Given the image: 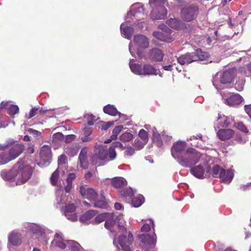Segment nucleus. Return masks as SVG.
<instances>
[{"label": "nucleus", "mask_w": 251, "mask_h": 251, "mask_svg": "<svg viewBox=\"0 0 251 251\" xmlns=\"http://www.w3.org/2000/svg\"><path fill=\"white\" fill-rule=\"evenodd\" d=\"M32 168L25 165L22 160L18 161L9 171H3L0 175L5 180L17 179V183L21 185L26 182L31 177Z\"/></svg>", "instance_id": "f257e3e1"}, {"label": "nucleus", "mask_w": 251, "mask_h": 251, "mask_svg": "<svg viewBox=\"0 0 251 251\" xmlns=\"http://www.w3.org/2000/svg\"><path fill=\"white\" fill-rule=\"evenodd\" d=\"M201 154L193 148L187 149L177 161L182 166L189 167L198 163Z\"/></svg>", "instance_id": "f03ea898"}, {"label": "nucleus", "mask_w": 251, "mask_h": 251, "mask_svg": "<svg viewBox=\"0 0 251 251\" xmlns=\"http://www.w3.org/2000/svg\"><path fill=\"white\" fill-rule=\"evenodd\" d=\"M131 71L135 74L143 75H157V70L150 64L144 65L138 63H129Z\"/></svg>", "instance_id": "7ed1b4c3"}, {"label": "nucleus", "mask_w": 251, "mask_h": 251, "mask_svg": "<svg viewBox=\"0 0 251 251\" xmlns=\"http://www.w3.org/2000/svg\"><path fill=\"white\" fill-rule=\"evenodd\" d=\"M199 7L192 4L183 8L180 11V15L182 20L189 22L194 20L198 13Z\"/></svg>", "instance_id": "20e7f679"}, {"label": "nucleus", "mask_w": 251, "mask_h": 251, "mask_svg": "<svg viewBox=\"0 0 251 251\" xmlns=\"http://www.w3.org/2000/svg\"><path fill=\"white\" fill-rule=\"evenodd\" d=\"M108 157V150L106 147H100L98 149L91 157V161L93 165L100 166L101 165V161L106 159Z\"/></svg>", "instance_id": "39448f33"}, {"label": "nucleus", "mask_w": 251, "mask_h": 251, "mask_svg": "<svg viewBox=\"0 0 251 251\" xmlns=\"http://www.w3.org/2000/svg\"><path fill=\"white\" fill-rule=\"evenodd\" d=\"M186 147V143L184 141H178L174 143L171 149L172 156L178 160L184 153Z\"/></svg>", "instance_id": "423d86ee"}, {"label": "nucleus", "mask_w": 251, "mask_h": 251, "mask_svg": "<svg viewBox=\"0 0 251 251\" xmlns=\"http://www.w3.org/2000/svg\"><path fill=\"white\" fill-rule=\"evenodd\" d=\"M10 147L9 144H0V165L6 164L13 160L9 151H6Z\"/></svg>", "instance_id": "0eeeda50"}, {"label": "nucleus", "mask_w": 251, "mask_h": 251, "mask_svg": "<svg viewBox=\"0 0 251 251\" xmlns=\"http://www.w3.org/2000/svg\"><path fill=\"white\" fill-rule=\"evenodd\" d=\"M76 206L74 203H70L66 205L62 210L64 212V215L72 222H75L78 219V216L75 213Z\"/></svg>", "instance_id": "6e6552de"}, {"label": "nucleus", "mask_w": 251, "mask_h": 251, "mask_svg": "<svg viewBox=\"0 0 251 251\" xmlns=\"http://www.w3.org/2000/svg\"><path fill=\"white\" fill-rule=\"evenodd\" d=\"M79 192L84 199L89 200L91 202L98 197V193L92 188H86L83 186H81Z\"/></svg>", "instance_id": "1a4fd4ad"}, {"label": "nucleus", "mask_w": 251, "mask_h": 251, "mask_svg": "<svg viewBox=\"0 0 251 251\" xmlns=\"http://www.w3.org/2000/svg\"><path fill=\"white\" fill-rule=\"evenodd\" d=\"M133 241V236L131 233L129 232L128 237L122 235L119 237L118 242L124 251H132L131 245Z\"/></svg>", "instance_id": "9d476101"}, {"label": "nucleus", "mask_w": 251, "mask_h": 251, "mask_svg": "<svg viewBox=\"0 0 251 251\" xmlns=\"http://www.w3.org/2000/svg\"><path fill=\"white\" fill-rule=\"evenodd\" d=\"M10 144V147L8 148V151L13 160L17 158L25 150L24 146L22 144H13L12 142L8 143Z\"/></svg>", "instance_id": "9b49d317"}, {"label": "nucleus", "mask_w": 251, "mask_h": 251, "mask_svg": "<svg viewBox=\"0 0 251 251\" xmlns=\"http://www.w3.org/2000/svg\"><path fill=\"white\" fill-rule=\"evenodd\" d=\"M236 70L230 68L225 71L221 78V82L223 84L230 83L232 82L236 74Z\"/></svg>", "instance_id": "f8f14e48"}, {"label": "nucleus", "mask_w": 251, "mask_h": 251, "mask_svg": "<svg viewBox=\"0 0 251 251\" xmlns=\"http://www.w3.org/2000/svg\"><path fill=\"white\" fill-rule=\"evenodd\" d=\"M78 161L81 168L83 169H87L89 167L88 160V148L83 147L79 154Z\"/></svg>", "instance_id": "ddd939ff"}, {"label": "nucleus", "mask_w": 251, "mask_h": 251, "mask_svg": "<svg viewBox=\"0 0 251 251\" xmlns=\"http://www.w3.org/2000/svg\"><path fill=\"white\" fill-rule=\"evenodd\" d=\"M234 174L232 170L228 169L226 171L222 169L219 174V178L223 183L229 184L233 179Z\"/></svg>", "instance_id": "4468645a"}, {"label": "nucleus", "mask_w": 251, "mask_h": 251, "mask_svg": "<svg viewBox=\"0 0 251 251\" xmlns=\"http://www.w3.org/2000/svg\"><path fill=\"white\" fill-rule=\"evenodd\" d=\"M163 57L164 54L162 50L158 48H153L149 51V58L152 61H161Z\"/></svg>", "instance_id": "2eb2a0df"}, {"label": "nucleus", "mask_w": 251, "mask_h": 251, "mask_svg": "<svg viewBox=\"0 0 251 251\" xmlns=\"http://www.w3.org/2000/svg\"><path fill=\"white\" fill-rule=\"evenodd\" d=\"M234 131L231 129H221L217 132L218 138L222 141L231 139L234 135Z\"/></svg>", "instance_id": "dca6fc26"}, {"label": "nucleus", "mask_w": 251, "mask_h": 251, "mask_svg": "<svg viewBox=\"0 0 251 251\" xmlns=\"http://www.w3.org/2000/svg\"><path fill=\"white\" fill-rule=\"evenodd\" d=\"M40 156L44 163L49 162L51 158L50 148L49 146H43L41 149Z\"/></svg>", "instance_id": "f3484780"}, {"label": "nucleus", "mask_w": 251, "mask_h": 251, "mask_svg": "<svg viewBox=\"0 0 251 251\" xmlns=\"http://www.w3.org/2000/svg\"><path fill=\"white\" fill-rule=\"evenodd\" d=\"M51 246L57 247L61 249H64L67 247L62 233H56L55 234L54 238L51 242Z\"/></svg>", "instance_id": "a211bd4d"}, {"label": "nucleus", "mask_w": 251, "mask_h": 251, "mask_svg": "<svg viewBox=\"0 0 251 251\" xmlns=\"http://www.w3.org/2000/svg\"><path fill=\"white\" fill-rule=\"evenodd\" d=\"M196 58L193 57L192 52H187L178 57L177 60L180 64L183 65L194 62Z\"/></svg>", "instance_id": "6ab92c4d"}, {"label": "nucleus", "mask_w": 251, "mask_h": 251, "mask_svg": "<svg viewBox=\"0 0 251 251\" xmlns=\"http://www.w3.org/2000/svg\"><path fill=\"white\" fill-rule=\"evenodd\" d=\"M134 42L139 47L146 49L149 47V43L147 37L143 35H138L134 36Z\"/></svg>", "instance_id": "aec40b11"}, {"label": "nucleus", "mask_w": 251, "mask_h": 251, "mask_svg": "<svg viewBox=\"0 0 251 251\" xmlns=\"http://www.w3.org/2000/svg\"><path fill=\"white\" fill-rule=\"evenodd\" d=\"M111 185L116 188H122L127 185V181L123 177H114L111 179Z\"/></svg>", "instance_id": "412c9836"}, {"label": "nucleus", "mask_w": 251, "mask_h": 251, "mask_svg": "<svg viewBox=\"0 0 251 251\" xmlns=\"http://www.w3.org/2000/svg\"><path fill=\"white\" fill-rule=\"evenodd\" d=\"M190 172L194 176L198 178L203 179L204 178V168L201 165L191 167Z\"/></svg>", "instance_id": "4be33fe9"}, {"label": "nucleus", "mask_w": 251, "mask_h": 251, "mask_svg": "<svg viewBox=\"0 0 251 251\" xmlns=\"http://www.w3.org/2000/svg\"><path fill=\"white\" fill-rule=\"evenodd\" d=\"M243 100L242 97L239 94H234L226 99V103L229 106L240 104Z\"/></svg>", "instance_id": "5701e85b"}, {"label": "nucleus", "mask_w": 251, "mask_h": 251, "mask_svg": "<svg viewBox=\"0 0 251 251\" xmlns=\"http://www.w3.org/2000/svg\"><path fill=\"white\" fill-rule=\"evenodd\" d=\"M167 24L172 28L176 29H181L185 27L184 23L176 18H170L167 20Z\"/></svg>", "instance_id": "b1692460"}, {"label": "nucleus", "mask_w": 251, "mask_h": 251, "mask_svg": "<svg viewBox=\"0 0 251 251\" xmlns=\"http://www.w3.org/2000/svg\"><path fill=\"white\" fill-rule=\"evenodd\" d=\"M140 239L145 245H150L151 247H154L156 243V239L153 236L149 234H142L140 236Z\"/></svg>", "instance_id": "393cba45"}, {"label": "nucleus", "mask_w": 251, "mask_h": 251, "mask_svg": "<svg viewBox=\"0 0 251 251\" xmlns=\"http://www.w3.org/2000/svg\"><path fill=\"white\" fill-rule=\"evenodd\" d=\"M98 213V211L95 210H89L86 211L80 217V221L85 223L90 220L94 217Z\"/></svg>", "instance_id": "a878e982"}, {"label": "nucleus", "mask_w": 251, "mask_h": 251, "mask_svg": "<svg viewBox=\"0 0 251 251\" xmlns=\"http://www.w3.org/2000/svg\"><path fill=\"white\" fill-rule=\"evenodd\" d=\"M8 241L12 245H19L21 243V236L18 233L12 232L9 236Z\"/></svg>", "instance_id": "bb28decb"}, {"label": "nucleus", "mask_w": 251, "mask_h": 251, "mask_svg": "<svg viewBox=\"0 0 251 251\" xmlns=\"http://www.w3.org/2000/svg\"><path fill=\"white\" fill-rule=\"evenodd\" d=\"M103 110L105 113L112 116L121 115V113L118 112L116 108L112 105L107 104L103 107Z\"/></svg>", "instance_id": "cd10ccee"}, {"label": "nucleus", "mask_w": 251, "mask_h": 251, "mask_svg": "<svg viewBox=\"0 0 251 251\" xmlns=\"http://www.w3.org/2000/svg\"><path fill=\"white\" fill-rule=\"evenodd\" d=\"M109 214L110 215L107 216L105 219V227L106 228L110 230L111 228L115 224L116 218L113 213H109Z\"/></svg>", "instance_id": "c85d7f7f"}, {"label": "nucleus", "mask_w": 251, "mask_h": 251, "mask_svg": "<svg viewBox=\"0 0 251 251\" xmlns=\"http://www.w3.org/2000/svg\"><path fill=\"white\" fill-rule=\"evenodd\" d=\"M92 203L93 204L94 207L97 208L106 209L108 206L107 203L104 200V198L102 196L100 199H99L98 198L95 199Z\"/></svg>", "instance_id": "c756f323"}, {"label": "nucleus", "mask_w": 251, "mask_h": 251, "mask_svg": "<svg viewBox=\"0 0 251 251\" xmlns=\"http://www.w3.org/2000/svg\"><path fill=\"white\" fill-rule=\"evenodd\" d=\"M194 57H196L195 61L199 60H204L207 57V54L206 52L202 51L201 49H198L194 52H192Z\"/></svg>", "instance_id": "7c9ffc66"}, {"label": "nucleus", "mask_w": 251, "mask_h": 251, "mask_svg": "<svg viewBox=\"0 0 251 251\" xmlns=\"http://www.w3.org/2000/svg\"><path fill=\"white\" fill-rule=\"evenodd\" d=\"M67 242V247L71 251H82V248L78 242L74 240H68Z\"/></svg>", "instance_id": "2f4dec72"}, {"label": "nucleus", "mask_w": 251, "mask_h": 251, "mask_svg": "<svg viewBox=\"0 0 251 251\" xmlns=\"http://www.w3.org/2000/svg\"><path fill=\"white\" fill-rule=\"evenodd\" d=\"M152 141L156 146L161 147L163 145V141L162 140L160 135L156 131V129L154 127L152 129Z\"/></svg>", "instance_id": "473e14b6"}, {"label": "nucleus", "mask_w": 251, "mask_h": 251, "mask_svg": "<svg viewBox=\"0 0 251 251\" xmlns=\"http://www.w3.org/2000/svg\"><path fill=\"white\" fill-rule=\"evenodd\" d=\"M123 25H121V33L123 35V36L127 39H130L133 32V28L129 26H125V27H123Z\"/></svg>", "instance_id": "72a5a7b5"}, {"label": "nucleus", "mask_w": 251, "mask_h": 251, "mask_svg": "<svg viewBox=\"0 0 251 251\" xmlns=\"http://www.w3.org/2000/svg\"><path fill=\"white\" fill-rule=\"evenodd\" d=\"M92 133V129L91 127L88 126H85L84 128V136H82L81 138V140L83 142H87L91 140L90 136Z\"/></svg>", "instance_id": "f704fd0d"}, {"label": "nucleus", "mask_w": 251, "mask_h": 251, "mask_svg": "<svg viewBox=\"0 0 251 251\" xmlns=\"http://www.w3.org/2000/svg\"><path fill=\"white\" fill-rule=\"evenodd\" d=\"M120 195L123 197L132 198L134 194L133 190L131 188L122 189L120 192Z\"/></svg>", "instance_id": "c9c22d12"}, {"label": "nucleus", "mask_w": 251, "mask_h": 251, "mask_svg": "<svg viewBox=\"0 0 251 251\" xmlns=\"http://www.w3.org/2000/svg\"><path fill=\"white\" fill-rule=\"evenodd\" d=\"M144 201L143 197H134L132 199L131 203L135 207H140Z\"/></svg>", "instance_id": "e433bc0d"}, {"label": "nucleus", "mask_w": 251, "mask_h": 251, "mask_svg": "<svg viewBox=\"0 0 251 251\" xmlns=\"http://www.w3.org/2000/svg\"><path fill=\"white\" fill-rule=\"evenodd\" d=\"M59 176V171L58 169H57L51 175L50 180L51 184L53 186L57 185Z\"/></svg>", "instance_id": "4c0bfd02"}, {"label": "nucleus", "mask_w": 251, "mask_h": 251, "mask_svg": "<svg viewBox=\"0 0 251 251\" xmlns=\"http://www.w3.org/2000/svg\"><path fill=\"white\" fill-rule=\"evenodd\" d=\"M19 107L18 106L16 105H10L8 107H7V113L11 116H13L16 114L18 113L19 112Z\"/></svg>", "instance_id": "58836bf2"}, {"label": "nucleus", "mask_w": 251, "mask_h": 251, "mask_svg": "<svg viewBox=\"0 0 251 251\" xmlns=\"http://www.w3.org/2000/svg\"><path fill=\"white\" fill-rule=\"evenodd\" d=\"M108 215H110L109 213H103L100 214L96 217L94 222L96 224H100L101 222L105 221L106 217Z\"/></svg>", "instance_id": "ea45409f"}, {"label": "nucleus", "mask_w": 251, "mask_h": 251, "mask_svg": "<svg viewBox=\"0 0 251 251\" xmlns=\"http://www.w3.org/2000/svg\"><path fill=\"white\" fill-rule=\"evenodd\" d=\"M133 138V135L130 132H125L120 137V140L122 142H129Z\"/></svg>", "instance_id": "a19ab883"}, {"label": "nucleus", "mask_w": 251, "mask_h": 251, "mask_svg": "<svg viewBox=\"0 0 251 251\" xmlns=\"http://www.w3.org/2000/svg\"><path fill=\"white\" fill-rule=\"evenodd\" d=\"M167 0H150L149 3L151 6H163Z\"/></svg>", "instance_id": "79ce46f5"}, {"label": "nucleus", "mask_w": 251, "mask_h": 251, "mask_svg": "<svg viewBox=\"0 0 251 251\" xmlns=\"http://www.w3.org/2000/svg\"><path fill=\"white\" fill-rule=\"evenodd\" d=\"M30 230L34 234L40 235L41 236H43L45 235V232L42 229L36 225L32 226L30 228Z\"/></svg>", "instance_id": "37998d69"}, {"label": "nucleus", "mask_w": 251, "mask_h": 251, "mask_svg": "<svg viewBox=\"0 0 251 251\" xmlns=\"http://www.w3.org/2000/svg\"><path fill=\"white\" fill-rule=\"evenodd\" d=\"M138 135L145 143H147L149 140L148 133L145 130L141 129L139 132Z\"/></svg>", "instance_id": "c03bdc74"}, {"label": "nucleus", "mask_w": 251, "mask_h": 251, "mask_svg": "<svg viewBox=\"0 0 251 251\" xmlns=\"http://www.w3.org/2000/svg\"><path fill=\"white\" fill-rule=\"evenodd\" d=\"M235 127L239 130L247 133L249 132L247 127L242 122H238L235 124Z\"/></svg>", "instance_id": "a18cd8bd"}, {"label": "nucleus", "mask_w": 251, "mask_h": 251, "mask_svg": "<svg viewBox=\"0 0 251 251\" xmlns=\"http://www.w3.org/2000/svg\"><path fill=\"white\" fill-rule=\"evenodd\" d=\"M108 156L111 160L116 158V153L114 147L111 146L108 150Z\"/></svg>", "instance_id": "49530a36"}, {"label": "nucleus", "mask_w": 251, "mask_h": 251, "mask_svg": "<svg viewBox=\"0 0 251 251\" xmlns=\"http://www.w3.org/2000/svg\"><path fill=\"white\" fill-rule=\"evenodd\" d=\"M222 119L223 120V122L221 124V126L223 127H228L230 125V122L228 121V119L227 118V117H224L222 118L220 114H219V117L218 119V120Z\"/></svg>", "instance_id": "de8ad7c7"}, {"label": "nucleus", "mask_w": 251, "mask_h": 251, "mask_svg": "<svg viewBox=\"0 0 251 251\" xmlns=\"http://www.w3.org/2000/svg\"><path fill=\"white\" fill-rule=\"evenodd\" d=\"M146 143H145L144 141L143 142L138 139H135L134 142V146L137 150H140L143 148Z\"/></svg>", "instance_id": "09e8293b"}, {"label": "nucleus", "mask_w": 251, "mask_h": 251, "mask_svg": "<svg viewBox=\"0 0 251 251\" xmlns=\"http://www.w3.org/2000/svg\"><path fill=\"white\" fill-rule=\"evenodd\" d=\"M39 108L34 107L32 108L30 110L29 114L27 115V118L30 119L31 118L34 117L37 114H38Z\"/></svg>", "instance_id": "8fccbe9b"}, {"label": "nucleus", "mask_w": 251, "mask_h": 251, "mask_svg": "<svg viewBox=\"0 0 251 251\" xmlns=\"http://www.w3.org/2000/svg\"><path fill=\"white\" fill-rule=\"evenodd\" d=\"M159 28L167 34L170 35L172 33V30L165 24L159 25Z\"/></svg>", "instance_id": "3c124183"}, {"label": "nucleus", "mask_w": 251, "mask_h": 251, "mask_svg": "<svg viewBox=\"0 0 251 251\" xmlns=\"http://www.w3.org/2000/svg\"><path fill=\"white\" fill-rule=\"evenodd\" d=\"M222 169L219 165H214L212 170V176L216 177V176L220 173V171Z\"/></svg>", "instance_id": "603ef678"}, {"label": "nucleus", "mask_w": 251, "mask_h": 251, "mask_svg": "<svg viewBox=\"0 0 251 251\" xmlns=\"http://www.w3.org/2000/svg\"><path fill=\"white\" fill-rule=\"evenodd\" d=\"M52 139L55 142L61 141L64 139V135L61 132H57L53 135Z\"/></svg>", "instance_id": "864d4df0"}, {"label": "nucleus", "mask_w": 251, "mask_h": 251, "mask_svg": "<svg viewBox=\"0 0 251 251\" xmlns=\"http://www.w3.org/2000/svg\"><path fill=\"white\" fill-rule=\"evenodd\" d=\"M28 131L29 133L31 134H32L34 137L40 138L42 137V133L40 131H39L38 130H36L35 129H29L28 130Z\"/></svg>", "instance_id": "5fc2aeb1"}, {"label": "nucleus", "mask_w": 251, "mask_h": 251, "mask_svg": "<svg viewBox=\"0 0 251 251\" xmlns=\"http://www.w3.org/2000/svg\"><path fill=\"white\" fill-rule=\"evenodd\" d=\"M134 149L130 146L126 149L125 151V154L127 156H131L134 153Z\"/></svg>", "instance_id": "6e6d98bb"}, {"label": "nucleus", "mask_w": 251, "mask_h": 251, "mask_svg": "<svg viewBox=\"0 0 251 251\" xmlns=\"http://www.w3.org/2000/svg\"><path fill=\"white\" fill-rule=\"evenodd\" d=\"M114 124V122H103V125L101 126V129L103 130H106L109 127Z\"/></svg>", "instance_id": "4d7b16f0"}, {"label": "nucleus", "mask_w": 251, "mask_h": 251, "mask_svg": "<svg viewBox=\"0 0 251 251\" xmlns=\"http://www.w3.org/2000/svg\"><path fill=\"white\" fill-rule=\"evenodd\" d=\"M123 128V126H116L113 129L112 133L113 134L118 135L122 131Z\"/></svg>", "instance_id": "13d9d810"}, {"label": "nucleus", "mask_w": 251, "mask_h": 251, "mask_svg": "<svg viewBox=\"0 0 251 251\" xmlns=\"http://www.w3.org/2000/svg\"><path fill=\"white\" fill-rule=\"evenodd\" d=\"M66 157L65 155H60L58 159V162L59 164L63 165L66 163Z\"/></svg>", "instance_id": "bf43d9fd"}, {"label": "nucleus", "mask_w": 251, "mask_h": 251, "mask_svg": "<svg viewBox=\"0 0 251 251\" xmlns=\"http://www.w3.org/2000/svg\"><path fill=\"white\" fill-rule=\"evenodd\" d=\"M76 177V175L75 173H70L66 179V182H72L73 180Z\"/></svg>", "instance_id": "052dcab7"}, {"label": "nucleus", "mask_w": 251, "mask_h": 251, "mask_svg": "<svg viewBox=\"0 0 251 251\" xmlns=\"http://www.w3.org/2000/svg\"><path fill=\"white\" fill-rule=\"evenodd\" d=\"M75 135L74 134L68 135L65 138L66 143H70L75 139Z\"/></svg>", "instance_id": "680f3d73"}, {"label": "nucleus", "mask_w": 251, "mask_h": 251, "mask_svg": "<svg viewBox=\"0 0 251 251\" xmlns=\"http://www.w3.org/2000/svg\"><path fill=\"white\" fill-rule=\"evenodd\" d=\"M111 147H114L115 149L116 148H119L122 150H124V149L123 144L119 141L114 142Z\"/></svg>", "instance_id": "e2e57ef3"}, {"label": "nucleus", "mask_w": 251, "mask_h": 251, "mask_svg": "<svg viewBox=\"0 0 251 251\" xmlns=\"http://www.w3.org/2000/svg\"><path fill=\"white\" fill-rule=\"evenodd\" d=\"M67 184L65 187V191L66 193H69L72 188V182H66Z\"/></svg>", "instance_id": "0e129e2a"}, {"label": "nucleus", "mask_w": 251, "mask_h": 251, "mask_svg": "<svg viewBox=\"0 0 251 251\" xmlns=\"http://www.w3.org/2000/svg\"><path fill=\"white\" fill-rule=\"evenodd\" d=\"M151 227L148 224H144L142 227H141V231L142 232H148L150 230Z\"/></svg>", "instance_id": "69168bd1"}, {"label": "nucleus", "mask_w": 251, "mask_h": 251, "mask_svg": "<svg viewBox=\"0 0 251 251\" xmlns=\"http://www.w3.org/2000/svg\"><path fill=\"white\" fill-rule=\"evenodd\" d=\"M34 145L30 144L28 145L27 151L29 154H32L34 152Z\"/></svg>", "instance_id": "338daca9"}, {"label": "nucleus", "mask_w": 251, "mask_h": 251, "mask_svg": "<svg viewBox=\"0 0 251 251\" xmlns=\"http://www.w3.org/2000/svg\"><path fill=\"white\" fill-rule=\"evenodd\" d=\"M245 109L250 117L251 118V104L246 105L245 106Z\"/></svg>", "instance_id": "774afa93"}]
</instances>
